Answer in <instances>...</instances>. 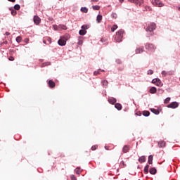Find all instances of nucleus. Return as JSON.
Here are the masks:
<instances>
[{"instance_id":"f257e3e1","label":"nucleus","mask_w":180,"mask_h":180,"mask_svg":"<svg viewBox=\"0 0 180 180\" xmlns=\"http://www.w3.org/2000/svg\"><path fill=\"white\" fill-rule=\"evenodd\" d=\"M157 25L155 22H150L148 26L146 27V31L149 32L150 36L154 34V30H155Z\"/></svg>"},{"instance_id":"f03ea898","label":"nucleus","mask_w":180,"mask_h":180,"mask_svg":"<svg viewBox=\"0 0 180 180\" xmlns=\"http://www.w3.org/2000/svg\"><path fill=\"white\" fill-rule=\"evenodd\" d=\"M124 33V30H120L117 32H116L115 40L116 41L117 43L122 42Z\"/></svg>"},{"instance_id":"7ed1b4c3","label":"nucleus","mask_w":180,"mask_h":180,"mask_svg":"<svg viewBox=\"0 0 180 180\" xmlns=\"http://www.w3.org/2000/svg\"><path fill=\"white\" fill-rule=\"evenodd\" d=\"M145 49L146 50H148V51H150V53H154V51H155L156 47L153 44L146 43L145 44Z\"/></svg>"},{"instance_id":"20e7f679","label":"nucleus","mask_w":180,"mask_h":180,"mask_svg":"<svg viewBox=\"0 0 180 180\" xmlns=\"http://www.w3.org/2000/svg\"><path fill=\"white\" fill-rule=\"evenodd\" d=\"M179 106V103L176 101L172 102L170 104L167 105V108L170 109H176Z\"/></svg>"},{"instance_id":"39448f33","label":"nucleus","mask_w":180,"mask_h":180,"mask_svg":"<svg viewBox=\"0 0 180 180\" xmlns=\"http://www.w3.org/2000/svg\"><path fill=\"white\" fill-rule=\"evenodd\" d=\"M129 2H131V4H135L136 5H139V6H141L143 4H144V0H128Z\"/></svg>"},{"instance_id":"423d86ee","label":"nucleus","mask_w":180,"mask_h":180,"mask_svg":"<svg viewBox=\"0 0 180 180\" xmlns=\"http://www.w3.org/2000/svg\"><path fill=\"white\" fill-rule=\"evenodd\" d=\"M152 4L153 5H155V6H159L160 8L164 6V4L160 1V0H153Z\"/></svg>"},{"instance_id":"0eeeda50","label":"nucleus","mask_w":180,"mask_h":180,"mask_svg":"<svg viewBox=\"0 0 180 180\" xmlns=\"http://www.w3.org/2000/svg\"><path fill=\"white\" fill-rule=\"evenodd\" d=\"M33 20H34V23H35V25H40V22L41 20V19H40V18L37 15H34L33 18Z\"/></svg>"},{"instance_id":"6e6552de","label":"nucleus","mask_w":180,"mask_h":180,"mask_svg":"<svg viewBox=\"0 0 180 180\" xmlns=\"http://www.w3.org/2000/svg\"><path fill=\"white\" fill-rule=\"evenodd\" d=\"M58 44L59 46H65L67 44V41L66 40H64L63 39H60L58 41Z\"/></svg>"},{"instance_id":"1a4fd4ad","label":"nucleus","mask_w":180,"mask_h":180,"mask_svg":"<svg viewBox=\"0 0 180 180\" xmlns=\"http://www.w3.org/2000/svg\"><path fill=\"white\" fill-rule=\"evenodd\" d=\"M144 51V47L141 46V48H137L135 51L136 54H141Z\"/></svg>"},{"instance_id":"9d476101","label":"nucleus","mask_w":180,"mask_h":180,"mask_svg":"<svg viewBox=\"0 0 180 180\" xmlns=\"http://www.w3.org/2000/svg\"><path fill=\"white\" fill-rule=\"evenodd\" d=\"M108 102H109V103H111V105H115V103H116V102H117V100H116L115 98L111 97V98H108Z\"/></svg>"},{"instance_id":"9b49d317","label":"nucleus","mask_w":180,"mask_h":180,"mask_svg":"<svg viewBox=\"0 0 180 180\" xmlns=\"http://www.w3.org/2000/svg\"><path fill=\"white\" fill-rule=\"evenodd\" d=\"M149 172L151 175H155V174H157V169L152 167L150 169Z\"/></svg>"},{"instance_id":"f8f14e48","label":"nucleus","mask_w":180,"mask_h":180,"mask_svg":"<svg viewBox=\"0 0 180 180\" xmlns=\"http://www.w3.org/2000/svg\"><path fill=\"white\" fill-rule=\"evenodd\" d=\"M48 84L50 88H54L56 86V83L53 80H49Z\"/></svg>"},{"instance_id":"ddd939ff","label":"nucleus","mask_w":180,"mask_h":180,"mask_svg":"<svg viewBox=\"0 0 180 180\" xmlns=\"http://www.w3.org/2000/svg\"><path fill=\"white\" fill-rule=\"evenodd\" d=\"M138 161L141 163L143 164V162H146V156H141Z\"/></svg>"},{"instance_id":"4468645a","label":"nucleus","mask_w":180,"mask_h":180,"mask_svg":"<svg viewBox=\"0 0 180 180\" xmlns=\"http://www.w3.org/2000/svg\"><path fill=\"white\" fill-rule=\"evenodd\" d=\"M149 91H150V94H156V92H157V88H155V86H153V87H151V88L150 89Z\"/></svg>"},{"instance_id":"2eb2a0df","label":"nucleus","mask_w":180,"mask_h":180,"mask_svg":"<svg viewBox=\"0 0 180 180\" xmlns=\"http://www.w3.org/2000/svg\"><path fill=\"white\" fill-rule=\"evenodd\" d=\"M165 141H160L158 142V146L160 147V148H162V147H164L165 146Z\"/></svg>"},{"instance_id":"dca6fc26","label":"nucleus","mask_w":180,"mask_h":180,"mask_svg":"<svg viewBox=\"0 0 180 180\" xmlns=\"http://www.w3.org/2000/svg\"><path fill=\"white\" fill-rule=\"evenodd\" d=\"M115 108L117 109V110H122V105L119 103H115Z\"/></svg>"},{"instance_id":"f3484780","label":"nucleus","mask_w":180,"mask_h":180,"mask_svg":"<svg viewBox=\"0 0 180 180\" xmlns=\"http://www.w3.org/2000/svg\"><path fill=\"white\" fill-rule=\"evenodd\" d=\"M150 111L152 113H154V115H160V111L155 108H150Z\"/></svg>"},{"instance_id":"a211bd4d","label":"nucleus","mask_w":180,"mask_h":180,"mask_svg":"<svg viewBox=\"0 0 180 180\" xmlns=\"http://www.w3.org/2000/svg\"><path fill=\"white\" fill-rule=\"evenodd\" d=\"M75 172H76V174L77 175H80L81 174V172H82V169H81L80 167H77L75 169Z\"/></svg>"},{"instance_id":"6ab92c4d","label":"nucleus","mask_w":180,"mask_h":180,"mask_svg":"<svg viewBox=\"0 0 180 180\" xmlns=\"http://www.w3.org/2000/svg\"><path fill=\"white\" fill-rule=\"evenodd\" d=\"M79 34H80V36H85L86 34V30H80L79 31Z\"/></svg>"},{"instance_id":"aec40b11","label":"nucleus","mask_w":180,"mask_h":180,"mask_svg":"<svg viewBox=\"0 0 180 180\" xmlns=\"http://www.w3.org/2000/svg\"><path fill=\"white\" fill-rule=\"evenodd\" d=\"M101 71L103 72H105V70L98 69V70L94 71V75H98V74H101Z\"/></svg>"},{"instance_id":"412c9836","label":"nucleus","mask_w":180,"mask_h":180,"mask_svg":"<svg viewBox=\"0 0 180 180\" xmlns=\"http://www.w3.org/2000/svg\"><path fill=\"white\" fill-rule=\"evenodd\" d=\"M127 151H129V146L125 145L122 148V153H126Z\"/></svg>"},{"instance_id":"4be33fe9","label":"nucleus","mask_w":180,"mask_h":180,"mask_svg":"<svg viewBox=\"0 0 180 180\" xmlns=\"http://www.w3.org/2000/svg\"><path fill=\"white\" fill-rule=\"evenodd\" d=\"M143 116H145V117H148V116H150V111L144 110L143 112Z\"/></svg>"},{"instance_id":"5701e85b","label":"nucleus","mask_w":180,"mask_h":180,"mask_svg":"<svg viewBox=\"0 0 180 180\" xmlns=\"http://www.w3.org/2000/svg\"><path fill=\"white\" fill-rule=\"evenodd\" d=\"M148 168H150V165H146L143 169V172L145 174H148Z\"/></svg>"},{"instance_id":"b1692460","label":"nucleus","mask_w":180,"mask_h":180,"mask_svg":"<svg viewBox=\"0 0 180 180\" xmlns=\"http://www.w3.org/2000/svg\"><path fill=\"white\" fill-rule=\"evenodd\" d=\"M102 20V15H98L96 18V21L98 23H101V21Z\"/></svg>"},{"instance_id":"393cba45","label":"nucleus","mask_w":180,"mask_h":180,"mask_svg":"<svg viewBox=\"0 0 180 180\" xmlns=\"http://www.w3.org/2000/svg\"><path fill=\"white\" fill-rule=\"evenodd\" d=\"M80 11L84 13H88V8L86 7H82Z\"/></svg>"},{"instance_id":"a878e982","label":"nucleus","mask_w":180,"mask_h":180,"mask_svg":"<svg viewBox=\"0 0 180 180\" xmlns=\"http://www.w3.org/2000/svg\"><path fill=\"white\" fill-rule=\"evenodd\" d=\"M148 164H153V155H150L148 156Z\"/></svg>"},{"instance_id":"bb28decb","label":"nucleus","mask_w":180,"mask_h":180,"mask_svg":"<svg viewBox=\"0 0 180 180\" xmlns=\"http://www.w3.org/2000/svg\"><path fill=\"white\" fill-rule=\"evenodd\" d=\"M92 8L94 9V11H99V9H101V6L98 5L92 6Z\"/></svg>"},{"instance_id":"cd10ccee","label":"nucleus","mask_w":180,"mask_h":180,"mask_svg":"<svg viewBox=\"0 0 180 180\" xmlns=\"http://www.w3.org/2000/svg\"><path fill=\"white\" fill-rule=\"evenodd\" d=\"M47 65H51V62H45L44 63L41 64V67H46Z\"/></svg>"},{"instance_id":"c85d7f7f","label":"nucleus","mask_w":180,"mask_h":180,"mask_svg":"<svg viewBox=\"0 0 180 180\" xmlns=\"http://www.w3.org/2000/svg\"><path fill=\"white\" fill-rule=\"evenodd\" d=\"M13 8L15 10V11H19L20 9V5L19 4H15L14 6H13Z\"/></svg>"},{"instance_id":"c756f323","label":"nucleus","mask_w":180,"mask_h":180,"mask_svg":"<svg viewBox=\"0 0 180 180\" xmlns=\"http://www.w3.org/2000/svg\"><path fill=\"white\" fill-rule=\"evenodd\" d=\"M169 101H171V98L167 97L165 99L164 103L167 105V103H169Z\"/></svg>"},{"instance_id":"7c9ffc66","label":"nucleus","mask_w":180,"mask_h":180,"mask_svg":"<svg viewBox=\"0 0 180 180\" xmlns=\"http://www.w3.org/2000/svg\"><path fill=\"white\" fill-rule=\"evenodd\" d=\"M58 27L60 29H63V30H67V27L65 25H59Z\"/></svg>"},{"instance_id":"2f4dec72","label":"nucleus","mask_w":180,"mask_h":180,"mask_svg":"<svg viewBox=\"0 0 180 180\" xmlns=\"http://www.w3.org/2000/svg\"><path fill=\"white\" fill-rule=\"evenodd\" d=\"M17 43H20L22 41V37L20 36H18L15 39Z\"/></svg>"},{"instance_id":"473e14b6","label":"nucleus","mask_w":180,"mask_h":180,"mask_svg":"<svg viewBox=\"0 0 180 180\" xmlns=\"http://www.w3.org/2000/svg\"><path fill=\"white\" fill-rule=\"evenodd\" d=\"M101 84H103V86H108V80H103L101 82Z\"/></svg>"},{"instance_id":"72a5a7b5","label":"nucleus","mask_w":180,"mask_h":180,"mask_svg":"<svg viewBox=\"0 0 180 180\" xmlns=\"http://www.w3.org/2000/svg\"><path fill=\"white\" fill-rule=\"evenodd\" d=\"M158 81H160L159 78H155L152 80V84H157Z\"/></svg>"},{"instance_id":"f704fd0d","label":"nucleus","mask_w":180,"mask_h":180,"mask_svg":"<svg viewBox=\"0 0 180 180\" xmlns=\"http://www.w3.org/2000/svg\"><path fill=\"white\" fill-rule=\"evenodd\" d=\"M157 86H162V82H161V79H159V81L158 83H156Z\"/></svg>"},{"instance_id":"c9c22d12","label":"nucleus","mask_w":180,"mask_h":180,"mask_svg":"<svg viewBox=\"0 0 180 180\" xmlns=\"http://www.w3.org/2000/svg\"><path fill=\"white\" fill-rule=\"evenodd\" d=\"M117 29V25H114L112 27H111V32H115Z\"/></svg>"},{"instance_id":"e433bc0d","label":"nucleus","mask_w":180,"mask_h":180,"mask_svg":"<svg viewBox=\"0 0 180 180\" xmlns=\"http://www.w3.org/2000/svg\"><path fill=\"white\" fill-rule=\"evenodd\" d=\"M112 18H113L114 19H117V14H116V13H112L111 14Z\"/></svg>"},{"instance_id":"4c0bfd02","label":"nucleus","mask_w":180,"mask_h":180,"mask_svg":"<svg viewBox=\"0 0 180 180\" xmlns=\"http://www.w3.org/2000/svg\"><path fill=\"white\" fill-rule=\"evenodd\" d=\"M153 74H154V71H153V70H149L148 71V75H153Z\"/></svg>"},{"instance_id":"58836bf2","label":"nucleus","mask_w":180,"mask_h":180,"mask_svg":"<svg viewBox=\"0 0 180 180\" xmlns=\"http://www.w3.org/2000/svg\"><path fill=\"white\" fill-rule=\"evenodd\" d=\"M162 77H167V71L165 70L162 71Z\"/></svg>"},{"instance_id":"ea45409f","label":"nucleus","mask_w":180,"mask_h":180,"mask_svg":"<svg viewBox=\"0 0 180 180\" xmlns=\"http://www.w3.org/2000/svg\"><path fill=\"white\" fill-rule=\"evenodd\" d=\"M65 40H68L70 39V34H66L64 37Z\"/></svg>"},{"instance_id":"a19ab883","label":"nucleus","mask_w":180,"mask_h":180,"mask_svg":"<svg viewBox=\"0 0 180 180\" xmlns=\"http://www.w3.org/2000/svg\"><path fill=\"white\" fill-rule=\"evenodd\" d=\"M167 75H174V71L170 70L167 72Z\"/></svg>"},{"instance_id":"79ce46f5","label":"nucleus","mask_w":180,"mask_h":180,"mask_svg":"<svg viewBox=\"0 0 180 180\" xmlns=\"http://www.w3.org/2000/svg\"><path fill=\"white\" fill-rule=\"evenodd\" d=\"M77 44H79V46H81V44H82V39L81 38H79Z\"/></svg>"},{"instance_id":"37998d69","label":"nucleus","mask_w":180,"mask_h":180,"mask_svg":"<svg viewBox=\"0 0 180 180\" xmlns=\"http://www.w3.org/2000/svg\"><path fill=\"white\" fill-rule=\"evenodd\" d=\"M16 13H17L16 11H15V10H12V11H11V15H12L13 16L16 15Z\"/></svg>"},{"instance_id":"c03bdc74","label":"nucleus","mask_w":180,"mask_h":180,"mask_svg":"<svg viewBox=\"0 0 180 180\" xmlns=\"http://www.w3.org/2000/svg\"><path fill=\"white\" fill-rule=\"evenodd\" d=\"M96 148H98V146H97V145L93 146L91 147L92 151H95V150H96Z\"/></svg>"},{"instance_id":"a18cd8bd","label":"nucleus","mask_w":180,"mask_h":180,"mask_svg":"<svg viewBox=\"0 0 180 180\" xmlns=\"http://www.w3.org/2000/svg\"><path fill=\"white\" fill-rule=\"evenodd\" d=\"M70 179H71L72 180H77V177H76L75 175H74V174H72V175L70 176Z\"/></svg>"},{"instance_id":"49530a36","label":"nucleus","mask_w":180,"mask_h":180,"mask_svg":"<svg viewBox=\"0 0 180 180\" xmlns=\"http://www.w3.org/2000/svg\"><path fill=\"white\" fill-rule=\"evenodd\" d=\"M82 29H83V30H86V29H88V26H86V25H82Z\"/></svg>"},{"instance_id":"de8ad7c7","label":"nucleus","mask_w":180,"mask_h":180,"mask_svg":"<svg viewBox=\"0 0 180 180\" xmlns=\"http://www.w3.org/2000/svg\"><path fill=\"white\" fill-rule=\"evenodd\" d=\"M115 62L117 63V64H122V60L120 59H117Z\"/></svg>"},{"instance_id":"09e8293b","label":"nucleus","mask_w":180,"mask_h":180,"mask_svg":"<svg viewBox=\"0 0 180 180\" xmlns=\"http://www.w3.org/2000/svg\"><path fill=\"white\" fill-rule=\"evenodd\" d=\"M136 116H141V112H137L135 113Z\"/></svg>"},{"instance_id":"8fccbe9b","label":"nucleus","mask_w":180,"mask_h":180,"mask_svg":"<svg viewBox=\"0 0 180 180\" xmlns=\"http://www.w3.org/2000/svg\"><path fill=\"white\" fill-rule=\"evenodd\" d=\"M121 164H122V165H124V167H126V164L124 163V161L122 160V161L121 162Z\"/></svg>"},{"instance_id":"3c124183","label":"nucleus","mask_w":180,"mask_h":180,"mask_svg":"<svg viewBox=\"0 0 180 180\" xmlns=\"http://www.w3.org/2000/svg\"><path fill=\"white\" fill-rule=\"evenodd\" d=\"M5 34H6V36H9L11 34V33H9L8 32H6Z\"/></svg>"},{"instance_id":"603ef678","label":"nucleus","mask_w":180,"mask_h":180,"mask_svg":"<svg viewBox=\"0 0 180 180\" xmlns=\"http://www.w3.org/2000/svg\"><path fill=\"white\" fill-rule=\"evenodd\" d=\"M9 2H15L16 0H8Z\"/></svg>"},{"instance_id":"864d4df0","label":"nucleus","mask_w":180,"mask_h":180,"mask_svg":"<svg viewBox=\"0 0 180 180\" xmlns=\"http://www.w3.org/2000/svg\"><path fill=\"white\" fill-rule=\"evenodd\" d=\"M99 0H91V2H98Z\"/></svg>"},{"instance_id":"5fc2aeb1","label":"nucleus","mask_w":180,"mask_h":180,"mask_svg":"<svg viewBox=\"0 0 180 180\" xmlns=\"http://www.w3.org/2000/svg\"><path fill=\"white\" fill-rule=\"evenodd\" d=\"M9 10L11 11H13V7H10Z\"/></svg>"},{"instance_id":"6e6d98bb","label":"nucleus","mask_w":180,"mask_h":180,"mask_svg":"<svg viewBox=\"0 0 180 180\" xmlns=\"http://www.w3.org/2000/svg\"><path fill=\"white\" fill-rule=\"evenodd\" d=\"M124 0H119V1L120 2V4H123V1H124Z\"/></svg>"},{"instance_id":"4d7b16f0","label":"nucleus","mask_w":180,"mask_h":180,"mask_svg":"<svg viewBox=\"0 0 180 180\" xmlns=\"http://www.w3.org/2000/svg\"><path fill=\"white\" fill-rule=\"evenodd\" d=\"M10 61H13L15 59L13 58V57L11 58V59H9Z\"/></svg>"},{"instance_id":"13d9d810","label":"nucleus","mask_w":180,"mask_h":180,"mask_svg":"<svg viewBox=\"0 0 180 180\" xmlns=\"http://www.w3.org/2000/svg\"><path fill=\"white\" fill-rule=\"evenodd\" d=\"M159 91H162V94L164 92V90H162V89H159Z\"/></svg>"},{"instance_id":"bf43d9fd","label":"nucleus","mask_w":180,"mask_h":180,"mask_svg":"<svg viewBox=\"0 0 180 180\" xmlns=\"http://www.w3.org/2000/svg\"><path fill=\"white\" fill-rule=\"evenodd\" d=\"M105 150H109V148L105 146Z\"/></svg>"},{"instance_id":"052dcab7","label":"nucleus","mask_w":180,"mask_h":180,"mask_svg":"<svg viewBox=\"0 0 180 180\" xmlns=\"http://www.w3.org/2000/svg\"><path fill=\"white\" fill-rule=\"evenodd\" d=\"M43 43H44V44H46V41H43Z\"/></svg>"},{"instance_id":"680f3d73","label":"nucleus","mask_w":180,"mask_h":180,"mask_svg":"<svg viewBox=\"0 0 180 180\" xmlns=\"http://www.w3.org/2000/svg\"><path fill=\"white\" fill-rule=\"evenodd\" d=\"M117 172H119V169H117Z\"/></svg>"},{"instance_id":"e2e57ef3","label":"nucleus","mask_w":180,"mask_h":180,"mask_svg":"<svg viewBox=\"0 0 180 180\" xmlns=\"http://www.w3.org/2000/svg\"><path fill=\"white\" fill-rule=\"evenodd\" d=\"M179 11H180V7H179Z\"/></svg>"},{"instance_id":"0e129e2a","label":"nucleus","mask_w":180,"mask_h":180,"mask_svg":"<svg viewBox=\"0 0 180 180\" xmlns=\"http://www.w3.org/2000/svg\"><path fill=\"white\" fill-rule=\"evenodd\" d=\"M59 1H63V0H59Z\"/></svg>"}]
</instances>
